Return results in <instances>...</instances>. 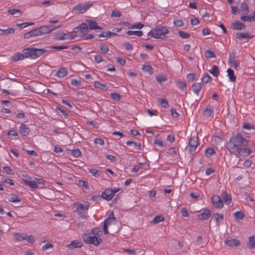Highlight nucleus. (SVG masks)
<instances>
[{
  "label": "nucleus",
  "instance_id": "9",
  "mask_svg": "<svg viewBox=\"0 0 255 255\" xmlns=\"http://www.w3.org/2000/svg\"><path fill=\"white\" fill-rule=\"evenodd\" d=\"M188 145L190 154H195L196 150L199 145V138L198 136L195 135L191 136L189 139Z\"/></svg>",
  "mask_w": 255,
  "mask_h": 255
},
{
  "label": "nucleus",
  "instance_id": "38",
  "mask_svg": "<svg viewBox=\"0 0 255 255\" xmlns=\"http://www.w3.org/2000/svg\"><path fill=\"white\" fill-rule=\"evenodd\" d=\"M214 216L216 221L217 225H219L220 223L223 222L224 219L223 215L215 213L214 214Z\"/></svg>",
  "mask_w": 255,
  "mask_h": 255
},
{
  "label": "nucleus",
  "instance_id": "54",
  "mask_svg": "<svg viewBox=\"0 0 255 255\" xmlns=\"http://www.w3.org/2000/svg\"><path fill=\"white\" fill-rule=\"evenodd\" d=\"M147 112L150 117L157 116L158 114V112L156 110L147 109Z\"/></svg>",
  "mask_w": 255,
  "mask_h": 255
},
{
  "label": "nucleus",
  "instance_id": "53",
  "mask_svg": "<svg viewBox=\"0 0 255 255\" xmlns=\"http://www.w3.org/2000/svg\"><path fill=\"white\" fill-rule=\"evenodd\" d=\"M25 240L26 241V242L30 244H33L35 242V239L33 236H27L25 238Z\"/></svg>",
  "mask_w": 255,
  "mask_h": 255
},
{
  "label": "nucleus",
  "instance_id": "61",
  "mask_svg": "<svg viewBox=\"0 0 255 255\" xmlns=\"http://www.w3.org/2000/svg\"><path fill=\"white\" fill-rule=\"evenodd\" d=\"M100 37H108L110 36V31L106 30L102 32L99 35Z\"/></svg>",
  "mask_w": 255,
  "mask_h": 255
},
{
  "label": "nucleus",
  "instance_id": "22",
  "mask_svg": "<svg viewBox=\"0 0 255 255\" xmlns=\"http://www.w3.org/2000/svg\"><path fill=\"white\" fill-rule=\"evenodd\" d=\"M24 54V53L23 54L20 53L19 52H16L13 54L10 57V60L11 61H17L19 60H22L24 59H25Z\"/></svg>",
  "mask_w": 255,
  "mask_h": 255
},
{
  "label": "nucleus",
  "instance_id": "55",
  "mask_svg": "<svg viewBox=\"0 0 255 255\" xmlns=\"http://www.w3.org/2000/svg\"><path fill=\"white\" fill-rule=\"evenodd\" d=\"M71 154L75 157H80L81 155V151L79 149L71 150Z\"/></svg>",
  "mask_w": 255,
  "mask_h": 255
},
{
  "label": "nucleus",
  "instance_id": "36",
  "mask_svg": "<svg viewBox=\"0 0 255 255\" xmlns=\"http://www.w3.org/2000/svg\"><path fill=\"white\" fill-rule=\"evenodd\" d=\"M127 144L128 146L133 145L134 149L137 150L140 149L141 148V144L140 143H137L132 141H128L127 142Z\"/></svg>",
  "mask_w": 255,
  "mask_h": 255
},
{
  "label": "nucleus",
  "instance_id": "12",
  "mask_svg": "<svg viewBox=\"0 0 255 255\" xmlns=\"http://www.w3.org/2000/svg\"><path fill=\"white\" fill-rule=\"evenodd\" d=\"M211 201L213 205L216 208L221 209L223 207V202L221 198L217 195H214L211 198Z\"/></svg>",
  "mask_w": 255,
  "mask_h": 255
},
{
  "label": "nucleus",
  "instance_id": "45",
  "mask_svg": "<svg viewBox=\"0 0 255 255\" xmlns=\"http://www.w3.org/2000/svg\"><path fill=\"white\" fill-rule=\"evenodd\" d=\"M111 98L116 101H119L121 99V95L117 93H112L110 94Z\"/></svg>",
  "mask_w": 255,
  "mask_h": 255
},
{
  "label": "nucleus",
  "instance_id": "17",
  "mask_svg": "<svg viewBox=\"0 0 255 255\" xmlns=\"http://www.w3.org/2000/svg\"><path fill=\"white\" fill-rule=\"evenodd\" d=\"M75 37L74 36H71L68 33L63 32L58 33L55 36V39L59 40L73 39Z\"/></svg>",
  "mask_w": 255,
  "mask_h": 255
},
{
  "label": "nucleus",
  "instance_id": "5",
  "mask_svg": "<svg viewBox=\"0 0 255 255\" xmlns=\"http://www.w3.org/2000/svg\"><path fill=\"white\" fill-rule=\"evenodd\" d=\"M88 25L85 22L82 23L74 29V32L78 33L79 36L85 40L91 39L94 38L93 34H88Z\"/></svg>",
  "mask_w": 255,
  "mask_h": 255
},
{
  "label": "nucleus",
  "instance_id": "31",
  "mask_svg": "<svg viewBox=\"0 0 255 255\" xmlns=\"http://www.w3.org/2000/svg\"><path fill=\"white\" fill-rule=\"evenodd\" d=\"M94 86L96 88L100 89L105 91L108 90V87L105 84L100 83L99 81H96L94 82Z\"/></svg>",
  "mask_w": 255,
  "mask_h": 255
},
{
  "label": "nucleus",
  "instance_id": "16",
  "mask_svg": "<svg viewBox=\"0 0 255 255\" xmlns=\"http://www.w3.org/2000/svg\"><path fill=\"white\" fill-rule=\"evenodd\" d=\"M236 37L240 40H250L254 37V35L251 34L249 32H237L236 33Z\"/></svg>",
  "mask_w": 255,
  "mask_h": 255
},
{
  "label": "nucleus",
  "instance_id": "21",
  "mask_svg": "<svg viewBox=\"0 0 255 255\" xmlns=\"http://www.w3.org/2000/svg\"><path fill=\"white\" fill-rule=\"evenodd\" d=\"M211 216V213L209 210L207 209H203L202 213L198 215V218L200 220H207Z\"/></svg>",
  "mask_w": 255,
  "mask_h": 255
},
{
  "label": "nucleus",
  "instance_id": "34",
  "mask_svg": "<svg viewBox=\"0 0 255 255\" xmlns=\"http://www.w3.org/2000/svg\"><path fill=\"white\" fill-rule=\"evenodd\" d=\"M209 72L215 77H218L219 74V70L218 67L216 65H214L213 67L209 70Z\"/></svg>",
  "mask_w": 255,
  "mask_h": 255
},
{
  "label": "nucleus",
  "instance_id": "6",
  "mask_svg": "<svg viewBox=\"0 0 255 255\" xmlns=\"http://www.w3.org/2000/svg\"><path fill=\"white\" fill-rule=\"evenodd\" d=\"M241 9L242 13V15L240 17L241 20L248 22L255 21V10L252 14L248 15L249 9L248 5L246 2L242 3Z\"/></svg>",
  "mask_w": 255,
  "mask_h": 255
},
{
  "label": "nucleus",
  "instance_id": "35",
  "mask_svg": "<svg viewBox=\"0 0 255 255\" xmlns=\"http://www.w3.org/2000/svg\"><path fill=\"white\" fill-rule=\"evenodd\" d=\"M223 198L224 201V203L229 205L231 202L232 197L230 195L228 194L226 192H224L223 194Z\"/></svg>",
  "mask_w": 255,
  "mask_h": 255
},
{
  "label": "nucleus",
  "instance_id": "4",
  "mask_svg": "<svg viewBox=\"0 0 255 255\" xmlns=\"http://www.w3.org/2000/svg\"><path fill=\"white\" fill-rule=\"evenodd\" d=\"M48 50L44 49H37L36 48L29 47L23 50L25 58L36 59L43 53L48 52Z\"/></svg>",
  "mask_w": 255,
  "mask_h": 255
},
{
  "label": "nucleus",
  "instance_id": "43",
  "mask_svg": "<svg viewBox=\"0 0 255 255\" xmlns=\"http://www.w3.org/2000/svg\"><path fill=\"white\" fill-rule=\"evenodd\" d=\"M127 33L128 35H132L133 34H134L139 37L143 35V32L141 30H137V31L128 30L127 31Z\"/></svg>",
  "mask_w": 255,
  "mask_h": 255
},
{
  "label": "nucleus",
  "instance_id": "48",
  "mask_svg": "<svg viewBox=\"0 0 255 255\" xmlns=\"http://www.w3.org/2000/svg\"><path fill=\"white\" fill-rule=\"evenodd\" d=\"M205 56L208 58H215L216 56L213 52L210 50H207L205 52Z\"/></svg>",
  "mask_w": 255,
  "mask_h": 255
},
{
  "label": "nucleus",
  "instance_id": "18",
  "mask_svg": "<svg viewBox=\"0 0 255 255\" xmlns=\"http://www.w3.org/2000/svg\"><path fill=\"white\" fill-rule=\"evenodd\" d=\"M38 35L45 34L50 33L53 29L51 28L50 26L43 25L37 28Z\"/></svg>",
  "mask_w": 255,
  "mask_h": 255
},
{
  "label": "nucleus",
  "instance_id": "40",
  "mask_svg": "<svg viewBox=\"0 0 255 255\" xmlns=\"http://www.w3.org/2000/svg\"><path fill=\"white\" fill-rule=\"evenodd\" d=\"M156 80L158 83H161L167 80V77L164 74L158 75L156 77Z\"/></svg>",
  "mask_w": 255,
  "mask_h": 255
},
{
  "label": "nucleus",
  "instance_id": "37",
  "mask_svg": "<svg viewBox=\"0 0 255 255\" xmlns=\"http://www.w3.org/2000/svg\"><path fill=\"white\" fill-rule=\"evenodd\" d=\"M88 171L95 177H98L101 174V171L95 168H89Z\"/></svg>",
  "mask_w": 255,
  "mask_h": 255
},
{
  "label": "nucleus",
  "instance_id": "2",
  "mask_svg": "<svg viewBox=\"0 0 255 255\" xmlns=\"http://www.w3.org/2000/svg\"><path fill=\"white\" fill-rule=\"evenodd\" d=\"M248 141L243 137L240 133L231 137L227 144L229 152L232 154L237 153L242 146H246Z\"/></svg>",
  "mask_w": 255,
  "mask_h": 255
},
{
  "label": "nucleus",
  "instance_id": "15",
  "mask_svg": "<svg viewBox=\"0 0 255 255\" xmlns=\"http://www.w3.org/2000/svg\"><path fill=\"white\" fill-rule=\"evenodd\" d=\"M225 244L228 246L234 247L240 246V242L237 239H232L231 237H228L225 241Z\"/></svg>",
  "mask_w": 255,
  "mask_h": 255
},
{
  "label": "nucleus",
  "instance_id": "49",
  "mask_svg": "<svg viewBox=\"0 0 255 255\" xmlns=\"http://www.w3.org/2000/svg\"><path fill=\"white\" fill-rule=\"evenodd\" d=\"M243 128L244 129H255V126L252 124H250L248 123H244L243 125Z\"/></svg>",
  "mask_w": 255,
  "mask_h": 255
},
{
  "label": "nucleus",
  "instance_id": "25",
  "mask_svg": "<svg viewBox=\"0 0 255 255\" xmlns=\"http://www.w3.org/2000/svg\"><path fill=\"white\" fill-rule=\"evenodd\" d=\"M38 36V33L37 28L32 30L29 32L25 33L24 35L25 39H28L31 37H35Z\"/></svg>",
  "mask_w": 255,
  "mask_h": 255
},
{
  "label": "nucleus",
  "instance_id": "13",
  "mask_svg": "<svg viewBox=\"0 0 255 255\" xmlns=\"http://www.w3.org/2000/svg\"><path fill=\"white\" fill-rule=\"evenodd\" d=\"M251 152V149L249 148L244 146L243 147H241L238 151L237 152V153H234L237 157L241 158L242 156H246L250 154Z\"/></svg>",
  "mask_w": 255,
  "mask_h": 255
},
{
  "label": "nucleus",
  "instance_id": "3",
  "mask_svg": "<svg viewBox=\"0 0 255 255\" xmlns=\"http://www.w3.org/2000/svg\"><path fill=\"white\" fill-rule=\"evenodd\" d=\"M21 177L24 184L33 189H38L39 185H42L41 188H43L45 184V181L42 178H35L34 180H31L32 178L27 174H22Z\"/></svg>",
  "mask_w": 255,
  "mask_h": 255
},
{
  "label": "nucleus",
  "instance_id": "24",
  "mask_svg": "<svg viewBox=\"0 0 255 255\" xmlns=\"http://www.w3.org/2000/svg\"><path fill=\"white\" fill-rule=\"evenodd\" d=\"M19 131L24 136L27 135L30 131L29 128L25 124H21L19 127Z\"/></svg>",
  "mask_w": 255,
  "mask_h": 255
},
{
  "label": "nucleus",
  "instance_id": "8",
  "mask_svg": "<svg viewBox=\"0 0 255 255\" xmlns=\"http://www.w3.org/2000/svg\"><path fill=\"white\" fill-rule=\"evenodd\" d=\"M90 205L88 203L83 204L80 203H75L74 207L76 208L75 212H76L78 215L83 218H86V215L87 211L89 209Z\"/></svg>",
  "mask_w": 255,
  "mask_h": 255
},
{
  "label": "nucleus",
  "instance_id": "7",
  "mask_svg": "<svg viewBox=\"0 0 255 255\" xmlns=\"http://www.w3.org/2000/svg\"><path fill=\"white\" fill-rule=\"evenodd\" d=\"M169 32V30L162 26L153 28L149 32L148 34L154 38H163Z\"/></svg>",
  "mask_w": 255,
  "mask_h": 255
},
{
  "label": "nucleus",
  "instance_id": "33",
  "mask_svg": "<svg viewBox=\"0 0 255 255\" xmlns=\"http://www.w3.org/2000/svg\"><path fill=\"white\" fill-rule=\"evenodd\" d=\"M164 220V218L162 215H158L155 217L152 221L150 222L151 224H157L163 221Z\"/></svg>",
  "mask_w": 255,
  "mask_h": 255
},
{
  "label": "nucleus",
  "instance_id": "60",
  "mask_svg": "<svg viewBox=\"0 0 255 255\" xmlns=\"http://www.w3.org/2000/svg\"><path fill=\"white\" fill-rule=\"evenodd\" d=\"M173 24L177 27H181L183 25V22L181 19H175L173 21Z\"/></svg>",
  "mask_w": 255,
  "mask_h": 255
},
{
  "label": "nucleus",
  "instance_id": "41",
  "mask_svg": "<svg viewBox=\"0 0 255 255\" xmlns=\"http://www.w3.org/2000/svg\"><path fill=\"white\" fill-rule=\"evenodd\" d=\"M8 12L11 15H14L17 14L15 17H19L22 14V12L20 10L17 9H10L8 10Z\"/></svg>",
  "mask_w": 255,
  "mask_h": 255
},
{
  "label": "nucleus",
  "instance_id": "30",
  "mask_svg": "<svg viewBox=\"0 0 255 255\" xmlns=\"http://www.w3.org/2000/svg\"><path fill=\"white\" fill-rule=\"evenodd\" d=\"M175 83L180 90L183 91H186L187 86L184 82L181 81L180 80H177L175 81Z\"/></svg>",
  "mask_w": 255,
  "mask_h": 255
},
{
  "label": "nucleus",
  "instance_id": "56",
  "mask_svg": "<svg viewBox=\"0 0 255 255\" xmlns=\"http://www.w3.org/2000/svg\"><path fill=\"white\" fill-rule=\"evenodd\" d=\"M214 153V149L211 148H207L205 150V154L208 157L211 156Z\"/></svg>",
  "mask_w": 255,
  "mask_h": 255
},
{
  "label": "nucleus",
  "instance_id": "46",
  "mask_svg": "<svg viewBox=\"0 0 255 255\" xmlns=\"http://www.w3.org/2000/svg\"><path fill=\"white\" fill-rule=\"evenodd\" d=\"M144 26V25L140 22H136L134 24H132L130 26H128L129 29H141Z\"/></svg>",
  "mask_w": 255,
  "mask_h": 255
},
{
  "label": "nucleus",
  "instance_id": "29",
  "mask_svg": "<svg viewBox=\"0 0 255 255\" xmlns=\"http://www.w3.org/2000/svg\"><path fill=\"white\" fill-rule=\"evenodd\" d=\"M192 88L193 92L197 95H198L202 88L201 84L200 83H195L192 85Z\"/></svg>",
  "mask_w": 255,
  "mask_h": 255
},
{
  "label": "nucleus",
  "instance_id": "32",
  "mask_svg": "<svg viewBox=\"0 0 255 255\" xmlns=\"http://www.w3.org/2000/svg\"><path fill=\"white\" fill-rule=\"evenodd\" d=\"M13 237L15 240L21 241L25 240V238L26 237V235L16 233L13 234Z\"/></svg>",
  "mask_w": 255,
  "mask_h": 255
},
{
  "label": "nucleus",
  "instance_id": "64",
  "mask_svg": "<svg viewBox=\"0 0 255 255\" xmlns=\"http://www.w3.org/2000/svg\"><path fill=\"white\" fill-rule=\"evenodd\" d=\"M230 63L236 69L239 66V63L235 59L230 60Z\"/></svg>",
  "mask_w": 255,
  "mask_h": 255
},
{
  "label": "nucleus",
  "instance_id": "39",
  "mask_svg": "<svg viewBox=\"0 0 255 255\" xmlns=\"http://www.w3.org/2000/svg\"><path fill=\"white\" fill-rule=\"evenodd\" d=\"M100 52L103 54H107L109 51L108 46L106 44H102L99 46Z\"/></svg>",
  "mask_w": 255,
  "mask_h": 255
},
{
  "label": "nucleus",
  "instance_id": "50",
  "mask_svg": "<svg viewBox=\"0 0 255 255\" xmlns=\"http://www.w3.org/2000/svg\"><path fill=\"white\" fill-rule=\"evenodd\" d=\"M71 84L72 86L80 87L81 86V82L76 79H72L71 81Z\"/></svg>",
  "mask_w": 255,
  "mask_h": 255
},
{
  "label": "nucleus",
  "instance_id": "19",
  "mask_svg": "<svg viewBox=\"0 0 255 255\" xmlns=\"http://www.w3.org/2000/svg\"><path fill=\"white\" fill-rule=\"evenodd\" d=\"M232 25L233 29L236 30H243L246 27L245 24L239 20H236L232 22Z\"/></svg>",
  "mask_w": 255,
  "mask_h": 255
},
{
  "label": "nucleus",
  "instance_id": "63",
  "mask_svg": "<svg viewBox=\"0 0 255 255\" xmlns=\"http://www.w3.org/2000/svg\"><path fill=\"white\" fill-rule=\"evenodd\" d=\"M79 182V184L85 189H88L89 188V184L86 181L80 180Z\"/></svg>",
  "mask_w": 255,
  "mask_h": 255
},
{
  "label": "nucleus",
  "instance_id": "1",
  "mask_svg": "<svg viewBox=\"0 0 255 255\" xmlns=\"http://www.w3.org/2000/svg\"><path fill=\"white\" fill-rule=\"evenodd\" d=\"M102 234L103 232L100 228H93L91 229V233H84L82 235V238L86 244L97 246L102 242V239L101 238Z\"/></svg>",
  "mask_w": 255,
  "mask_h": 255
},
{
  "label": "nucleus",
  "instance_id": "23",
  "mask_svg": "<svg viewBox=\"0 0 255 255\" xmlns=\"http://www.w3.org/2000/svg\"><path fill=\"white\" fill-rule=\"evenodd\" d=\"M84 226V223L83 222H74L71 224V227L73 230L77 231L80 229H82Z\"/></svg>",
  "mask_w": 255,
  "mask_h": 255
},
{
  "label": "nucleus",
  "instance_id": "14",
  "mask_svg": "<svg viewBox=\"0 0 255 255\" xmlns=\"http://www.w3.org/2000/svg\"><path fill=\"white\" fill-rule=\"evenodd\" d=\"M115 220V218L114 217H109L108 218L106 219L103 222V229L105 235L108 234V227L112 224L113 222Z\"/></svg>",
  "mask_w": 255,
  "mask_h": 255
},
{
  "label": "nucleus",
  "instance_id": "27",
  "mask_svg": "<svg viewBox=\"0 0 255 255\" xmlns=\"http://www.w3.org/2000/svg\"><path fill=\"white\" fill-rule=\"evenodd\" d=\"M227 76L229 77L230 81L235 82L236 80V76L235 75L234 71L231 68H228L227 71Z\"/></svg>",
  "mask_w": 255,
  "mask_h": 255
},
{
  "label": "nucleus",
  "instance_id": "10",
  "mask_svg": "<svg viewBox=\"0 0 255 255\" xmlns=\"http://www.w3.org/2000/svg\"><path fill=\"white\" fill-rule=\"evenodd\" d=\"M92 4L89 3H79L75 5L72 9V12L75 14L85 13L87 9L91 6Z\"/></svg>",
  "mask_w": 255,
  "mask_h": 255
},
{
  "label": "nucleus",
  "instance_id": "52",
  "mask_svg": "<svg viewBox=\"0 0 255 255\" xmlns=\"http://www.w3.org/2000/svg\"><path fill=\"white\" fill-rule=\"evenodd\" d=\"M249 242L251 248H255V236L250 237Z\"/></svg>",
  "mask_w": 255,
  "mask_h": 255
},
{
  "label": "nucleus",
  "instance_id": "26",
  "mask_svg": "<svg viewBox=\"0 0 255 255\" xmlns=\"http://www.w3.org/2000/svg\"><path fill=\"white\" fill-rule=\"evenodd\" d=\"M82 246V243L78 240H74L72 241L69 245L67 246V247L70 249H72L73 248H81Z\"/></svg>",
  "mask_w": 255,
  "mask_h": 255
},
{
  "label": "nucleus",
  "instance_id": "57",
  "mask_svg": "<svg viewBox=\"0 0 255 255\" xmlns=\"http://www.w3.org/2000/svg\"><path fill=\"white\" fill-rule=\"evenodd\" d=\"M179 35L183 39H187L190 37V34L183 31H179Z\"/></svg>",
  "mask_w": 255,
  "mask_h": 255
},
{
  "label": "nucleus",
  "instance_id": "11",
  "mask_svg": "<svg viewBox=\"0 0 255 255\" xmlns=\"http://www.w3.org/2000/svg\"><path fill=\"white\" fill-rule=\"evenodd\" d=\"M120 190V189H107L102 194V197L103 199L107 201H110L114 196L115 194Z\"/></svg>",
  "mask_w": 255,
  "mask_h": 255
},
{
  "label": "nucleus",
  "instance_id": "28",
  "mask_svg": "<svg viewBox=\"0 0 255 255\" xmlns=\"http://www.w3.org/2000/svg\"><path fill=\"white\" fill-rule=\"evenodd\" d=\"M67 75V71L65 68L62 67L58 69L56 73V75L59 78H63Z\"/></svg>",
  "mask_w": 255,
  "mask_h": 255
},
{
  "label": "nucleus",
  "instance_id": "59",
  "mask_svg": "<svg viewBox=\"0 0 255 255\" xmlns=\"http://www.w3.org/2000/svg\"><path fill=\"white\" fill-rule=\"evenodd\" d=\"M9 202L16 203L20 202V199L15 195H13L9 199Z\"/></svg>",
  "mask_w": 255,
  "mask_h": 255
},
{
  "label": "nucleus",
  "instance_id": "20",
  "mask_svg": "<svg viewBox=\"0 0 255 255\" xmlns=\"http://www.w3.org/2000/svg\"><path fill=\"white\" fill-rule=\"evenodd\" d=\"M86 21V23L88 25L89 29L91 30L102 29L103 28L102 27L98 26L96 21L92 20L90 19H87Z\"/></svg>",
  "mask_w": 255,
  "mask_h": 255
},
{
  "label": "nucleus",
  "instance_id": "51",
  "mask_svg": "<svg viewBox=\"0 0 255 255\" xmlns=\"http://www.w3.org/2000/svg\"><path fill=\"white\" fill-rule=\"evenodd\" d=\"M142 69L143 71L149 73L150 74H152L153 73V69L151 66L150 65H143L142 67Z\"/></svg>",
  "mask_w": 255,
  "mask_h": 255
},
{
  "label": "nucleus",
  "instance_id": "42",
  "mask_svg": "<svg viewBox=\"0 0 255 255\" xmlns=\"http://www.w3.org/2000/svg\"><path fill=\"white\" fill-rule=\"evenodd\" d=\"M146 164L145 162H141L139 163L138 165H135L133 167L132 169V171L133 172H137L139 171V169L141 168H143V166Z\"/></svg>",
  "mask_w": 255,
  "mask_h": 255
},
{
  "label": "nucleus",
  "instance_id": "62",
  "mask_svg": "<svg viewBox=\"0 0 255 255\" xmlns=\"http://www.w3.org/2000/svg\"><path fill=\"white\" fill-rule=\"evenodd\" d=\"M94 59L97 63H100L103 61V59L100 55H95L94 56Z\"/></svg>",
  "mask_w": 255,
  "mask_h": 255
},
{
  "label": "nucleus",
  "instance_id": "47",
  "mask_svg": "<svg viewBox=\"0 0 255 255\" xmlns=\"http://www.w3.org/2000/svg\"><path fill=\"white\" fill-rule=\"evenodd\" d=\"M234 216L237 220H243L245 217L244 214L241 211L235 212Z\"/></svg>",
  "mask_w": 255,
  "mask_h": 255
},
{
  "label": "nucleus",
  "instance_id": "44",
  "mask_svg": "<svg viewBox=\"0 0 255 255\" xmlns=\"http://www.w3.org/2000/svg\"><path fill=\"white\" fill-rule=\"evenodd\" d=\"M158 102L161 107L164 108H167L169 107V103L168 101L165 99H159Z\"/></svg>",
  "mask_w": 255,
  "mask_h": 255
},
{
  "label": "nucleus",
  "instance_id": "58",
  "mask_svg": "<svg viewBox=\"0 0 255 255\" xmlns=\"http://www.w3.org/2000/svg\"><path fill=\"white\" fill-rule=\"evenodd\" d=\"M191 22L193 25H197L199 23V20L194 15L191 17Z\"/></svg>",
  "mask_w": 255,
  "mask_h": 255
}]
</instances>
